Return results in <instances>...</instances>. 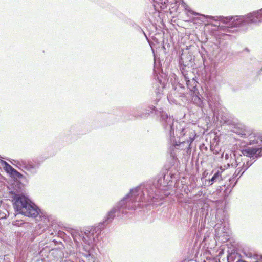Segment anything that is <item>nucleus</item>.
<instances>
[{
  "instance_id": "nucleus-31",
  "label": "nucleus",
  "mask_w": 262,
  "mask_h": 262,
  "mask_svg": "<svg viewBox=\"0 0 262 262\" xmlns=\"http://www.w3.org/2000/svg\"><path fill=\"white\" fill-rule=\"evenodd\" d=\"M231 155H232L231 153H230V156H231V158H232L231 156Z\"/></svg>"
},
{
  "instance_id": "nucleus-6",
  "label": "nucleus",
  "mask_w": 262,
  "mask_h": 262,
  "mask_svg": "<svg viewBox=\"0 0 262 262\" xmlns=\"http://www.w3.org/2000/svg\"><path fill=\"white\" fill-rule=\"evenodd\" d=\"M233 156L234 157V161L233 160V162L230 161L227 164L226 168H229L230 166L232 167H237V166H241L242 164V168L244 169V171L241 173V176H242L244 172L255 161V158L253 157L248 156L246 155H243L235 157V155L234 153Z\"/></svg>"
},
{
  "instance_id": "nucleus-7",
  "label": "nucleus",
  "mask_w": 262,
  "mask_h": 262,
  "mask_svg": "<svg viewBox=\"0 0 262 262\" xmlns=\"http://www.w3.org/2000/svg\"><path fill=\"white\" fill-rule=\"evenodd\" d=\"M24 208L21 214L31 217H36L39 214V208L30 200Z\"/></svg>"
},
{
  "instance_id": "nucleus-28",
  "label": "nucleus",
  "mask_w": 262,
  "mask_h": 262,
  "mask_svg": "<svg viewBox=\"0 0 262 262\" xmlns=\"http://www.w3.org/2000/svg\"><path fill=\"white\" fill-rule=\"evenodd\" d=\"M224 158L226 160H228L229 158V155L228 153H226L224 155Z\"/></svg>"
},
{
  "instance_id": "nucleus-21",
  "label": "nucleus",
  "mask_w": 262,
  "mask_h": 262,
  "mask_svg": "<svg viewBox=\"0 0 262 262\" xmlns=\"http://www.w3.org/2000/svg\"><path fill=\"white\" fill-rule=\"evenodd\" d=\"M236 256H238L237 253L234 252V253H232L230 255L228 256V257H227L228 260L229 261H234V258L235 257H236Z\"/></svg>"
},
{
  "instance_id": "nucleus-17",
  "label": "nucleus",
  "mask_w": 262,
  "mask_h": 262,
  "mask_svg": "<svg viewBox=\"0 0 262 262\" xmlns=\"http://www.w3.org/2000/svg\"><path fill=\"white\" fill-rule=\"evenodd\" d=\"M250 129H248V128L244 127V128L237 129V130L234 131V132L236 133L237 134L240 135L241 137L246 138L249 132H250Z\"/></svg>"
},
{
  "instance_id": "nucleus-3",
  "label": "nucleus",
  "mask_w": 262,
  "mask_h": 262,
  "mask_svg": "<svg viewBox=\"0 0 262 262\" xmlns=\"http://www.w3.org/2000/svg\"><path fill=\"white\" fill-rule=\"evenodd\" d=\"M103 228L102 224H99L97 226L88 227L83 231L74 230L72 232V236L77 247L75 258L82 256L89 258L91 256L90 253L91 248Z\"/></svg>"
},
{
  "instance_id": "nucleus-10",
  "label": "nucleus",
  "mask_w": 262,
  "mask_h": 262,
  "mask_svg": "<svg viewBox=\"0 0 262 262\" xmlns=\"http://www.w3.org/2000/svg\"><path fill=\"white\" fill-rule=\"evenodd\" d=\"M243 155L257 158L262 156V148H247L242 150Z\"/></svg>"
},
{
  "instance_id": "nucleus-29",
  "label": "nucleus",
  "mask_w": 262,
  "mask_h": 262,
  "mask_svg": "<svg viewBox=\"0 0 262 262\" xmlns=\"http://www.w3.org/2000/svg\"><path fill=\"white\" fill-rule=\"evenodd\" d=\"M174 2L175 3H177V2L176 0H170V3H172Z\"/></svg>"
},
{
  "instance_id": "nucleus-4",
  "label": "nucleus",
  "mask_w": 262,
  "mask_h": 262,
  "mask_svg": "<svg viewBox=\"0 0 262 262\" xmlns=\"http://www.w3.org/2000/svg\"><path fill=\"white\" fill-rule=\"evenodd\" d=\"M203 17L219 21V25H212L218 26L220 30L229 32V29L246 26L249 24H259L262 23V8L253 11L245 16H212L202 15Z\"/></svg>"
},
{
  "instance_id": "nucleus-14",
  "label": "nucleus",
  "mask_w": 262,
  "mask_h": 262,
  "mask_svg": "<svg viewBox=\"0 0 262 262\" xmlns=\"http://www.w3.org/2000/svg\"><path fill=\"white\" fill-rule=\"evenodd\" d=\"M226 228L224 226L221 224H216L215 225V235L216 237H221L222 234L226 232Z\"/></svg>"
},
{
  "instance_id": "nucleus-25",
  "label": "nucleus",
  "mask_w": 262,
  "mask_h": 262,
  "mask_svg": "<svg viewBox=\"0 0 262 262\" xmlns=\"http://www.w3.org/2000/svg\"><path fill=\"white\" fill-rule=\"evenodd\" d=\"M167 99H168V101H169L170 103H175L176 100H175V99H173V98H172V96H171V95H170V94H169V95H168L167 96Z\"/></svg>"
},
{
  "instance_id": "nucleus-13",
  "label": "nucleus",
  "mask_w": 262,
  "mask_h": 262,
  "mask_svg": "<svg viewBox=\"0 0 262 262\" xmlns=\"http://www.w3.org/2000/svg\"><path fill=\"white\" fill-rule=\"evenodd\" d=\"M185 79L186 81V84L188 88L192 92L195 93V90H196V86L198 82L196 80L193 78L191 80H189L186 76H185Z\"/></svg>"
},
{
  "instance_id": "nucleus-8",
  "label": "nucleus",
  "mask_w": 262,
  "mask_h": 262,
  "mask_svg": "<svg viewBox=\"0 0 262 262\" xmlns=\"http://www.w3.org/2000/svg\"><path fill=\"white\" fill-rule=\"evenodd\" d=\"M29 199L24 195H16L14 198V207L18 214H21L24 208L29 202Z\"/></svg>"
},
{
  "instance_id": "nucleus-12",
  "label": "nucleus",
  "mask_w": 262,
  "mask_h": 262,
  "mask_svg": "<svg viewBox=\"0 0 262 262\" xmlns=\"http://www.w3.org/2000/svg\"><path fill=\"white\" fill-rule=\"evenodd\" d=\"M208 104L212 111H215V107H217L218 105L220 104L219 101V97L217 96H214V97L210 96L208 97Z\"/></svg>"
},
{
  "instance_id": "nucleus-23",
  "label": "nucleus",
  "mask_w": 262,
  "mask_h": 262,
  "mask_svg": "<svg viewBox=\"0 0 262 262\" xmlns=\"http://www.w3.org/2000/svg\"><path fill=\"white\" fill-rule=\"evenodd\" d=\"M193 100L198 105H201L202 103L201 100V99L198 96H193Z\"/></svg>"
},
{
  "instance_id": "nucleus-30",
  "label": "nucleus",
  "mask_w": 262,
  "mask_h": 262,
  "mask_svg": "<svg viewBox=\"0 0 262 262\" xmlns=\"http://www.w3.org/2000/svg\"><path fill=\"white\" fill-rule=\"evenodd\" d=\"M74 254H75L74 253H72V252H71L70 253V256H72V255H74Z\"/></svg>"
},
{
  "instance_id": "nucleus-26",
  "label": "nucleus",
  "mask_w": 262,
  "mask_h": 262,
  "mask_svg": "<svg viewBox=\"0 0 262 262\" xmlns=\"http://www.w3.org/2000/svg\"><path fill=\"white\" fill-rule=\"evenodd\" d=\"M12 174L16 176H17L19 178H21L23 176V175L20 173L18 172L15 169L13 171V172L12 173Z\"/></svg>"
},
{
  "instance_id": "nucleus-22",
  "label": "nucleus",
  "mask_w": 262,
  "mask_h": 262,
  "mask_svg": "<svg viewBox=\"0 0 262 262\" xmlns=\"http://www.w3.org/2000/svg\"><path fill=\"white\" fill-rule=\"evenodd\" d=\"M252 258L254 260V262H262V255H254Z\"/></svg>"
},
{
  "instance_id": "nucleus-9",
  "label": "nucleus",
  "mask_w": 262,
  "mask_h": 262,
  "mask_svg": "<svg viewBox=\"0 0 262 262\" xmlns=\"http://www.w3.org/2000/svg\"><path fill=\"white\" fill-rule=\"evenodd\" d=\"M246 138L247 139L246 143L249 145L257 144L260 146L262 144V137L252 130L249 132Z\"/></svg>"
},
{
  "instance_id": "nucleus-20",
  "label": "nucleus",
  "mask_w": 262,
  "mask_h": 262,
  "mask_svg": "<svg viewBox=\"0 0 262 262\" xmlns=\"http://www.w3.org/2000/svg\"><path fill=\"white\" fill-rule=\"evenodd\" d=\"M238 167L236 169L233 176L232 179H236V178L239 175V177L241 176V174L244 171V169L242 168V164L241 166H238Z\"/></svg>"
},
{
  "instance_id": "nucleus-15",
  "label": "nucleus",
  "mask_w": 262,
  "mask_h": 262,
  "mask_svg": "<svg viewBox=\"0 0 262 262\" xmlns=\"http://www.w3.org/2000/svg\"><path fill=\"white\" fill-rule=\"evenodd\" d=\"M181 4L182 6L184 8L185 11H186V15H188V16H189L190 15L198 16L200 15L198 13L192 10L184 1H181Z\"/></svg>"
},
{
  "instance_id": "nucleus-18",
  "label": "nucleus",
  "mask_w": 262,
  "mask_h": 262,
  "mask_svg": "<svg viewBox=\"0 0 262 262\" xmlns=\"http://www.w3.org/2000/svg\"><path fill=\"white\" fill-rule=\"evenodd\" d=\"M1 163L5 166V169L8 172H10L11 174L15 170L10 165H9L7 162L2 160Z\"/></svg>"
},
{
  "instance_id": "nucleus-19",
  "label": "nucleus",
  "mask_w": 262,
  "mask_h": 262,
  "mask_svg": "<svg viewBox=\"0 0 262 262\" xmlns=\"http://www.w3.org/2000/svg\"><path fill=\"white\" fill-rule=\"evenodd\" d=\"M221 180H222L221 172L218 170L216 172H215V173L213 175L209 181L211 182V185L214 182L220 181Z\"/></svg>"
},
{
  "instance_id": "nucleus-5",
  "label": "nucleus",
  "mask_w": 262,
  "mask_h": 262,
  "mask_svg": "<svg viewBox=\"0 0 262 262\" xmlns=\"http://www.w3.org/2000/svg\"><path fill=\"white\" fill-rule=\"evenodd\" d=\"M16 166L27 175H34L40 166L38 160H26L20 159L14 161Z\"/></svg>"
},
{
  "instance_id": "nucleus-11",
  "label": "nucleus",
  "mask_w": 262,
  "mask_h": 262,
  "mask_svg": "<svg viewBox=\"0 0 262 262\" xmlns=\"http://www.w3.org/2000/svg\"><path fill=\"white\" fill-rule=\"evenodd\" d=\"M38 215L40 219L38 225L40 228H43V229L45 230L50 225V216L46 213L41 212L40 211Z\"/></svg>"
},
{
  "instance_id": "nucleus-16",
  "label": "nucleus",
  "mask_w": 262,
  "mask_h": 262,
  "mask_svg": "<svg viewBox=\"0 0 262 262\" xmlns=\"http://www.w3.org/2000/svg\"><path fill=\"white\" fill-rule=\"evenodd\" d=\"M181 4L182 6L184 8L185 11H186V15H188V16H189L190 15L198 16L200 15L198 13L192 10L184 1H181Z\"/></svg>"
},
{
  "instance_id": "nucleus-1",
  "label": "nucleus",
  "mask_w": 262,
  "mask_h": 262,
  "mask_svg": "<svg viewBox=\"0 0 262 262\" xmlns=\"http://www.w3.org/2000/svg\"><path fill=\"white\" fill-rule=\"evenodd\" d=\"M157 187L155 184L150 183L141 185L132 189L129 193L120 200L105 217L103 224H107L112 221L116 214L119 216L124 213L123 210H134L139 205L140 202H150L154 199H158Z\"/></svg>"
},
{
  "instance_id": "nucleus-27",
  "label": "nucleus",
  "mask_w": 262,
  "mask_h": 262,
  "mask_svg": "<svg viewBox=\"0 0 262 262\" xmlns=\"http://www.w3.org/2000/svg\"><path fill=\"white\" fill-rule=\"evenodd\" d=\"M150 110H148V111L146 113L148 115L150 114V113H152L153 111L155 110V106H151L149 107Z\"/></svg>"
},
{
  "instance_id": "nucleus-2",
  "label": "nucleus",
  "mask_w": 262,
  "mask_h": 262,
  "mask_svg": "<svg viewBox=\"0 0 262 262\" xmlns=\"http://www.w3.org/2000/svg\"><path fill=\"white\" fill-rule=\"evenodd\" d=\"M161 122L166 130L168 132L171 140L179 138L178 143L176 142V146L184 145L183 148L190 149V145L194 141L196 134L192 128L193 125L186 123L182 120H174L172 117L168 116L163 111L160 112Z\"/></svg>"
},
{
  "instance_id": "nucleus-24",
  "label": "nucleus",
  "mask_w": 262,
  "mask_h": 262,
  "mask_svg": "<svg viewBox=\"0 0 262 262\" xmlns=\"http://www.w3.org/2000/svg\"><path fill=\"white\" fill-rule=\"evenodd\" d=\"M163 89V84H161V88L160 89H158V91L156 92L157 97V99H158V100H159L161 98V92H162V89Z\"/></svg>"
}]
</instances>
